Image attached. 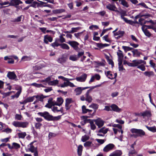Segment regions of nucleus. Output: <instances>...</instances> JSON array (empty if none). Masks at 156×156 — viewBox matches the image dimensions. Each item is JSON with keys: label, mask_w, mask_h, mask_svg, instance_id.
<instances>
[{"label": "nucleus", "mask_w": 156, "mask_h": 156, "mask_svg": "<svg viewBox=\"0 0 156 156\" xmlns=\"http://www.w3.org/2000/svg\"><path fill=\"white\" fill-rule=\"evenodd\" d=\"M45 98V97L43 95H35V98L36 99L37 101L38 102L39 101H41L42 102L43 101V99Z\"/></svg>", "instance_id": "obj_23"}, {"label": "nucleus", "mask_w": 156, "mask_h": 156, "mask_svg": "<svg viewBox=\"0 0 156 156\" xmlns=\"http://www.w3.org/2000/svg\"><path fill=\"white\" fill-rule=\"evenodd\" d=\"M115 146L112 144H109L106 145L103 148V151L105 152H108L111 150Z\"/></svg>", "instance_id": "obj_10"}, {"label": "nucleus", "mask_w": 156, "mask_h": 156, "mask_svg": "<svg viewBox=\"0 0 156 156\" xmlns=\"http://www.w3.org/2000/svg\"><path fill=\"white\" fill-rule=\"evenodd\" d=\"M89 28L90 30H93L94 29H98V26L96 25H92L91 26H90Z\"/></svg>", "instance_id": "obj_61"}, {"label": "nucleus", "mask_w": 156, "mask_h": 156, "mask_svg": "<svg viewBox=\"0 0 156 156\" xmlns=\"http://www.w3.org/2000/svg\"><path fill=\"white\" fill-rule=\"evenodd\" d=\"M51 46L53 48H55V47H57L59 46H60V44L56 41H55L54 42L52 43L51 44Z\"/></svg>", "instance_id": "obj_57"}, {"label": "nucleus", "mask_w": 156, "mask_h": 156, "mask_svg": "<svg viewBox=\"0 0 156 156\" xmlns=\"http://www.w3.org/2000/svg\"><path fill=\"white\" fill-rule=\"evenodd\" d=\"M65 11L64 9H56L53 10V12L55 14L60 13Z\"/></svg>", "instance_id": "obj_34"}, {"label": "nucleus", "mask_w": 156, "mask_h": 156, "mask_svg": "<svg viewBox=\"0 0 156 156\" xmlns=\"http://www.w3.org/2000/svg\"><path fill=\"white\" fill-rule=\"evenodd\" d=\"M68 82V81L67 82V81H65V82H64L63 83L60 84L59 85V87H65L68 86H69V83Z\"/></svg>", "instance_id": "obj_37"}, {"label": "nucleus", "mask_w": 156, "mask_h": 156, "mask_svg": "<svg viewBox=\"0 0 156 156\" xmlns=\"http://www.w3.org/2000/svg\"><path fill=\"white\" fill-rule=\"evenodd\" d=\"M29 123L28 122H21L20 127L23 128H26L28 126Z\"/></svg>", "instance_id": "obj_33"}, {"label": "nucleus", "mask_w": 156, "mask_h": 156, "mask_svg": "<svg viewBox=\"0 0 156 156\" xmlns=\"http://www.w3.org/2000/svg\"><path fill=\"white\" fill-rule=\"evenodd\" d=\"M87 76V75L85 73H84L80 76L76 77V79L78 81L83 82L85 81Z\"/></svg>", "instance_id": "obj_17"}, {"label": "nucleus", "mask_w": 156, "mask_h": 156, "mask_svg": "<svg viewBox=\"0 0 156 156\" xmlns=\"http://www.w3.org/2000/svg\"><path fill=\"white\" fill-rule=\"evenodd\" d=\"M121 17L122 19H123L127 23L131 25H134L133 21L131 20H128L127 18L125 17L123 15H121Z\"/></svg>", "instance_id": "obj_21"}, {"label": "nucleus", "mask_w": 156, "mask_h": 156, "mask_svg": "<svg viewBox=\"0 0 156 156\" xmlns=\"http://www.w3.org/2000/svg\"><path fill=\"white\" fill-rule=\"evenodd\" d=\"M142 29L143 30V32H144V34L147 37H150L151 36V34L149 32V31L147 30L146 28H145V27H142Z\"/></svg>", "instance_id": "obj_26"}, {"label": "nucleus", "mask_w": 156, "mask_h": 156, "mask_svg": "<svg viewBox=\"0 0 156 156\" xmlns=\"http://www.w3.org/2000/svg\"><path fill=\"white\" fill-rule=\"evenodd\" d=\"M90 88L89 87H78L75 90V91L76 95H79L81 94L83 90Z\"/></svg>", "instance_id": "obj_14"}, {"label": "nucleus", "mask_w": 156, "mask_h": 156, "mask_svg": "<svg viewBox=\"0 0 156 156\" xmlns=\"http://www.w3.org/2000/svg\"><path fill=\"white\" fill-rule=\"evenodd\" d=\"M96 14L101 16H103L106 14V12L105 11H103L98 12H96Z\"/></svg>", "instance_id": "obj_62"}, {"label": "nucleus", "mask_w": 156, "mask_h": 156, "mask_svg": "<svg viewBox=\"0 0 156 156\" xmlns=\"http://www.w3.org/2000/svg\"><path fill=\"white\" fill-rule=\"evenodd\" d=\"M96 140L98 143H100V144H101L104 143L105 142V140L103 139H96Z\"/></svg>", "instance_id": "obj_60"}, {"label": "nucleus", "mask_w": 156, "mask_h": 156, "mask_svg": "<svg viewBox=\"0 0 156 156\" xmlns=\"http://www.w3.org/2000/svg\"><path fill=\"white\" fill-rule=\"evenodd\" d=\"M90 137L89 136L87 135H84L81 138V141L83 142H85L88 140L89 139Z\"/></svg>", "instance_id": "obj_40"}, {"label": "nucleus", "mask_w": 156, "mask_h": 156, "mask_svg": "<svg viewBox=\"0 0 156 156\" xmlns=\"http://www.w3.org/2000/svg\"><path fill=\"white\" fill-rule=\"evenodd\" d=\"M53 41L52 37L50 35L47 34L44 37V42L46 44H48L49 42H51Z\"/></svg>", "instance_id": "obj_9"}, {"label": "nucleus", "mask_w": 156, "mask_h": 156, "mask_svg": "<svg viewBox=\"0 0 156 156\" xmlns=\"http://www.w3.org/2000/svg\"><path fill=\"white\" fill-rule=\"evenodd\" d=\"M63 101V100L61 97L58 98L56 101H52L51 100H49L48 101V104L46 105L45 107L50 108H51L52 106L55 105L60 106L62 104Z\"/></svg>", "instance_id": "obj_2"}, {"label": "nucleus", "mask_w": 156, "mask_h": 156, "mask_svg": "<svg viewBox=\"0 0 156 156\" xmlns=\"http://www.w3.org/2000/svg\"><path fill=\"white\" fill-rule=\"evenodd\" d=\"M92 144V142L91 141H87L84 144V146L85 147H89L91 146Z\"/></svg>", "instance_id": "obj_48"}, {"label": "nucleus", "mask_w": 156, "mask_h": 156, "mask_svg": "<svg viewBox=\"0 0 156 156\" xmlns=\"http://www.w3.org/2000/svg\"><path fill=\"white\" fill-rule=\"evenodd\" d=\"M42 124L40 122H36L35 123V126L36 129H40Z\"/></svg>", "instance_id": "obj_52"}, {"label": "nucleus", "mask_w": 156, "mask_h": 156, "mask_svg": "<svg viewBox=\"0 0 156 156\" xmlns=\"http://www.w3.org/2000/svg\"><path fill=\"white\" fill-rule=\"evenodd\" d=\"M20 122L14 121L13 122L12 124L16 127H20Z\"/></svg>", "instance_id": "obj_47"}, {"label": "nucleus", "mask_w": 156, "mask_h": 156, "mask_svg": "<svg viewBox=\"0 0 156 156\" xmlns=\"http://www.w3.org/2000/svg\"><path fill=\"white\" fill-rule=\"evenodd\" d=\"M74 80V79H69L67 78V79L66 80V81H67V82L70 83H69V86L71 87H73L75 86L74 84L70 82L69 81L70 80Z\"/></svg>", "instance_id": "obj_51"}, {"label": "nucleus", "mask_w": 156, "mask_h": 156, "mask_svg": "<svg viewBox=\"0 0 156 156\" xmlns=\"http://www.w3.org/2000/svg\"><path fill=\"white\" fill-rule=\"evenodd\" d=\"M140 114L141 116H142L144 118L145 117L149 118L151 115V111L148 110H146L143 112H141Z\"/></svg>", "instance_id": "obj_16"}, {"label": "nucleus", "mask_w": 156, "mask_h": 156, "mask_svg": "<svg viewBox=\"0 0 156 156\" xmlns=\"http://www.w3.org/2000/svg\"><path fill=\"white\" fill-rule=\"evenodd\" d=\"M34 142H32L28 145V150L32 153L37 150V147H35L33 145Z\"/></svg>", "instance_id": "obj_19"}, {"label": "nucleus", "mask_w": 156, "mask_h": 156, "mask_svg": "<svg viewBox=\"0 0 156 156\" xmlns=\"http://www.w3.org/2000/svg\"><path fill=\"white\" fill-rule=\"evenodd\" d=\"M142 27H145V28H146L147 29H152L153 30L154 29V27L153 25H148L147 26L146 25H144V26H143Z\"/></svg>", "instance_id": "obj_58"}, {"label": "nucleus", "mask_w": 156, "mask_h": 156, "mask_svg": "<svg viewBox=\"0 0 156 156\" xmlns=\"http://www.w3.org/2000/svg\"><path fill=\"white\" fill-rule=\"evenodd\" d=\"M88 117V116H83L81 117V119L83 120L80 122V123L83 126L87 123H90V122L91 121V120L88 119L87 118Z\"/></svg>", "instance_id": "obj_13"}, {"label": "nucleus", "mask_w": 156, "mask_h": 156, "mask_svg": "<svg viewBox=\"0 0 156 156\" xmlns=\"http://www.w3.org/2000/svg\"><path fill=\"white\" fill-rule=\"evenodd\" d=\"M147 129L149 131L153 132L155 133L156 132V127L154 126L153 127H149L147 126H146Z\"/></svg>", "instance_id": "obj_31"}, {"label": "nucleus", "mask_w": 156, "mask_h": 156, "mask_svg": "<svg viewBox=\"0 0 156 156\" xmlns=\"http://www.w3.org/2000/svg\"><path fill=\"white\" fill-rule=\"evenodd\" d=\"M83 147V146L81 145H79L78 147L77 152L79 156H80L82 154Z\"/></svg>", "instance_id": "obj_32"}, {"label": "nucleus", "mask_w": 156, "mask_h": 156, "mask_svg": "<svg viewBox=\"0 0 156 156\" xmlns=\"http://www.w3.org/2000/svg\"><path fill=\"white\" fill-rule=\"evenodd\" d=\"M31 59L30 57L24 56H23L21 58V60L23 61L29 60Z\"/></svg>", "instance_id": "obj_53"}, {"label": "nucleus", "mask_w": 156, "mask_h": 156, "mask_svg": "<svg viewBox=\"0 0 156 156\" xmlns=\"http://www.w3.org/2000/svg\"><path fill=\"white\" fill-rule=\"evenodd\" d=\"M67 43L74 49L79 48V46L80 44L76 41H69L67 42Z\"/></svg>", "instance_id": "obj_7"}, {"label": "nucleus", "mask_w": 156, "mask_h": 156, "mask_svg": "<svg viewBox=\"0 0 156 156\" xmlns=\"http://www.w3.org/2000/svg\"><path fill=\"white\" fill-rule=\"evenodd\" d=\"M130 131L133 133H135L137 134V135L135 136L136 137L137 136L141 137L145 135V132L143 130L141 129L133 128L131 129Z\"/></svg>", "instance_id": "obj_4"}, {"label": "nucleus", "mask_w": 156, "mask_h": 156, "mask_svg": "<svg viewBox=\"0 0 156 156\" xmlns=\"http://www.w3.org/2000/svg\"><path fill=\"white\" fill-rule=\"evenodd\" d=\"M22 16L18 17L17 18L15 19L14 21L13 22H20L21 21V18H22Z\"/></svg>", "instance_id": "obj_64"}, {"label": "nucleus", "mask_w": 156, "mask_h": 156, "mask_svg": "<svg viewBox=\"0 0 156 156\" xmlns=\"http://www.w3.org/2000/svg\"><path fill=\"white\" fill-rule=\"evenodd\" d=\"M106 8L110 10L115 11L116 12H119L116 7L113 4H108L106 5Z\"/></svg>", "instance_id": "obj_8"}, {"label": "nucleus", "mask_w": 156, "mask_h": 156, "mask_svg": "<svg viewBox=\"0 0 156 156\" xmlns=\"http://www.w3.org/2000/svg\"><path fill=\"white\" fill-rule=\"evenodd\" d=\"M108 130V129L107 128H106L104 127H103L100 129L98 131V133H102L105 134L106 133Z\"/></svg>", "instance_id": "obj_27"}, {"label": "nucleus", "mask_w": 156, "mask_h": 156, "mask_svg": "<svg viewBox=\"0 0 156 156\" xmlns=\"http://www.w3.org/2000/svg\"><path fill=\"white\" fill-rule=\"evenodd\" d=\"M13 149H17L20 147V145L16 143H13L12 144Z\"/></svg>", "instance_id": "obj_50"}, {"label": "nucleus", "mask_w": 156, "mask_h": 156, "mask_svg": "<svg viewBox=\"0 0 156 156\" xmlns=\"http://www.w3.org/2000/svg\"><path fill=\"white\" fill-rule=\"evenodd\" d=\"M21 87H20L18 91L17 92L16 94L11 96L12 98H18L20 95L21 93Z\"/></svg>", "instance_id": "obj_29"}, {"label": "nucleus", "mask_w": 156, "mask_h": 156, "mask_svg": "<svg viewBox=\"0 0 156 156\" xmlns=\"http://www.w3.org/2000/svg\"><path fill=\"white\" fill-rule=\"evenodd\" d=\"M2 131L5 132L6 133H11L12 131V129L9 128H7L2 130Z\"/></svg>", "instance_id": "obj_59"}, {"label": "nucleus", "mask_w": 156, "mask_h": 156, "mask_svg": "<svg viewBox=\"0 0 156 156\" xmlns=\"http://www.w3.org/2000/svg\"><path fill=\"white\" fill-rule=\"evenodd\" d=\"M78 57L77 55H72L70 56L69 59L72 61H75L78 59Z\"/></svg>", "instance_id": "obj_42"}, {"label": "nucleus", "mask_w": 156, "mask_h": 156, "mask_svg": "<svg viewBox=\"0 0 156 156\" xmlns=\"http://www.w3.org/2000/svg\"><path fill=\"white\" fill-rule=\"evenodd\" d=\"M112 110L117 112L119 113L122 111V109L119 108L115 104H112L110 106Z\"/></svg>", "instance_id": "obj_12"}, {"label": "nucleus", "mask_w": 156, "mask_h": 156, "mask_svg": "<svg viewBox=\"0 0 156 156\" xmlns=\"http://www.w3.org/2000/svg\"><path fill=\"white\" fill-rule=\"evenodd\" d=\"M31 85L35 86L37 87H44V86L41 84H37L36 83H32L31 84Z\"/></svg>", "instance_id": "obj_56"}, {"label": "nucleus", "mask_w": 156, "mask_h": 156, "mask_svg": "<svg viewBox=\"0 0 156 156\" xmlns=\"http://www.w3.org/2000/svg\"><path fill=\"white\" fill-rule=\"evenodd\" d=\"M59 107L58 108L57 106H54L52 108V111L54 112H62V107L60 106H59Z\"/></svg>", "instance_id": "obj_22"}, {"label": "nucleus", "mask_w": 156, "mask_h": 156, "mask_svg": "<svg viewBox=\"0 0 156 156\" xmlns=\"http://www.w3.org/2000/svg\"><path fill=\"white\" fill-rule=\"evenodd\" d=\"M149 21H146L144 19L140 18L139 20V24L142 26V27L147 22H148Z\"/></svg>", "instance_id": "obj_25"}, {"label": "nucleus", "mask_w": 156, "mask_h": 156, "mask_svg": "<svg viewBox=\"0 0 156 156\" xmlns=\"http://www.w3.org/2000/svg\"><path fill=\"white\" fill-rule=\"evenodd\" d=\"M144 74L148 77H150L154 75L153 72H152L146 71L144 73Z\"/></svg>", "instance_id": "obj_44"}, {"label": "nucleus", "mask_w": 156, "mask_h": 156, "mask_svg": "<svg viewBox=\"0 0 156 156\" xmlns=\"http://www.w3.org/2000/svg\"><path fill=\"white\" fill-rule=\"evenodd\" d=\"M105 74L108 78L111 79H113L114 78H115L117 76V73H115L113 75L110 71H108L106 72H105Z\"/></svg>", "instance_id": "obj_15"}, {"label": "nucleus", "mask_w": 156, "mask_h": 156, "mask_svg": "<svg viewBox=\"0 0 156 156\" xmlns=\"http://www.w3.org/2000/svg\"><path fill=\"white\" fill-rule=\"evenodd\" d=\"M0 5H8L7 6H3L1 7V8H4L6 7H8L9 6H11V1L9 2V1H7V2H3L1 1H0Z\"/></svg>", "instance_id": "obj_24"}, {"label": "nucleus", "mask_w": 156, "mask_h": 156, "mask_svg": "<svg viewBox=\"0 0 156 156\" xmlns=\"http://www.w3.org/2000/svg\"><path fill=\"white\" fill-rule=\"evenodd\" d=\"M58 80H55L53 81H49L48 84L50 86H55L56 84H58Z\"/></svg>", "instance_id": "obj_28"}, {"label": "nucleus", "mask_w": 156, "mask_h": 156, "mask_svg": "<svg viewBox=\"0 0 156 156\" xmlns=\"http://www.w3.org/2000/svg\"><path fill=\"white\" fill-rule=\"evenodd\" d=\"M89 107L93 108L96 110L98 108V104L94 103H92L91 105L89 106Z\"/></svg>", "instance_id": "obj_46"}, {"label": "nucleus", "mask_w": 156, "mask_h": 156, "mask_svg": "<svg viewBox=\"0 0 156 156\" xmlns=\"http://www.w3.org/2000/svg\"><path fill=\"white\" fill-rule=\"evenodd\" d=\"M119 2H120V3L124 6L126 8H128L129 6V5L128 3L125 0H120Z\"/></svg>", "instance_id": "obj_35"}, {"label": "nucleus", "mask_w": 156, "mask_h": 156, "mask_svg": "<svg viewBox=\"0 0 156 156\" xmlns=\"http://www.w3.org/2000/svg\"><path fill=\"white\" fill-rule=\"evenodd\" d=\"M18 137L19 138L23 139L26 136L27 134L26 132H20L18 133Z\"/></svg>", "instance_id": "obj_30"}, {"label": "nucleus", "mask_w": 156, "mask_h": 156, "mask_svg": "<svg viewBox=\"0 0 156 156\" xmlns=\"http://www.w3.org/2000/svg\"><path fill=\"white\" fill-rule=\"evenodd\" d=\"M122 154L121 151L117 150L111 153L109 156H121Z\"/></svg>", "instance_id": "obj_20"}, {"label": "nucleus", "mask_w": 156, "mask_h": 156, "mask_svg": "<svg viewBox=\"0 0 156 156\" xmlns=\"http://www.w3.org/2000/svg\"><path fill=\"white\" fill-rule=\"evenodd\" d=\"M37 114L39 115L44 117L46 120L49 121L58 120L60 119L61 118V115L53 116L46 111L43 112H39Z\"/></svg>", "instance_id": "obj_1"}, {"label": "nucleus", "mask_w": 156, "mask_h": 156, "mask_svg": "<svg viewBox=\"0 0 156 156\" xmlns=\"http://www.w3.org/2000/svg\"><path fill=\"white\" fill-rule=\"evenodd\" d=\"M35 99V96L27 98L26 100L27 103L33 101Z\"/></svg>", "instance_id": "obj_43"}, {"label": "nucleus", "mask_w": 156, "mask_h": 156, "mask_svg": "<svg viewBox=\"0 0 156 156\" xmlns=\"http://www.w3.org/2000/svg\"><path fill=\"white\" fill-rule=\"evenodd\" d=\"M82 113L85 114L88 112V109L86 108L85 106L83 105L82 107Z\"/></svg>", "instance_id": "obj_54"}, {"label": "nucleus", "mask_w": 156, "mask_h": 156, "mask_svg": "<svg viewBox=\"0 0 156 156\" xmlns=\"http://www.w3.org/2000/svg\"><path fill=\"white\" fill-rule=\"evenodd\" d=\"M117 54L118 57V59H123V55L122 51L119 50L117 52Z\"/></svg>", "instance_id": "obj_39"}, {"label": "nucleus", "mask_w": 156, "mask_h": 156, "mask_svg": "<svg viewBox=\"0 0 156 156\" xmlns=\"http://www.w3.org/2000/svg\"><path fill=\"white\" fill-rule=\"evenodd\" d=\"M109 45V44H102L101 43H98L97 44V46L99 48H104L105 47Z\"/></svg>", "instance_id": "obj_45"}, {"label": "nucleus", "mask_w": 156, "mask_h": 156, "mask_svg": "<svg viewBox=\"0 0 156 156\" xmlns=\"http://www.w3.org/2000/svg\"><path fill=\"white\" fill-rule=\"evenodd\" d=\"M94 120H91L90 122V129L92 130H94L96 128V126L94 124Z\"/></svg>", "instance_id": "obj_38"}, {"label": "nucleus", "mask_w": 156, "mask_h": 156, "mask_svg": "<svg viewBox=\"0 0 156 156\" xmlns=\"http://www.w3.org/2000/svg\"><path fill=\"white\" fill-rule=\"evenodd\" d=\"M92 100V97L89 94H86V101L88 103H90Z\"/></svg>", "instance_id": "obj_36"}, {"label": "nucleus", "mask_w": 156, "mask_h": 156, "mask_svg": "<svg viewBox=\"0 0 156 156\" xmlns=\"http://www.w3.org/2000/svg\"><path fill=\"white\" fill-rule=\"evenodd\" d=\"M93 120L99 128L102 126L104 124V121L100 118H98Z\"/></svg>", "instance_id": "obj_11"}, {"label": "nucleus", "mask_w": 156, "mask_h": 156, "mask_svg": "<svg viewBox=\"0 0 156 156\" xmlns=\"http://www.w3.org/2000/svg\"><path fill=\"white\" fill-rule=\"evenodd\" d=\"M133 52L134 56L135 57L139 56L140 54V53L138 51L137 49H133Z\"/></svg>", "instance_id": "obj_41"}, {"label": "nucleus", "mask_w": 156, "mask_h": 156, "mask_svg": "<svg viewBox=\"0 0 156 156\" xmlns=\"http://www.w3.org/2000/svg\"><path fill=\"white\" fill-rule=\"evenodd\" d=\"M103 39L105 40V41L107 42H109L110 41V39L108 38V35H106L104 36L103 37Z\"/></svg>", "instance_id": "obj_63"}, {"label": "nucleus", "mask_w": 156, "mask_h": 156, "mask_svg": "<svg viewBox=\"0 0 156 156\" xmlns=\"http://www.w3.org/2000/svg\"><path fill=\"white\" fill-rule=\"evenodd\" d=\"M60 46L61 48L63 49H69V46L66 44L63 43L60 44Z\"/></svg>", "instance_id": "obj_55"}, {"label": "nucleus", "mask_w": 156, "mask_h": 156, "mask_svg": "<svg viewBox=\"0 0 156 156\" xmlns=\"http://www.w3.org/2000/svg\"><path fill=\"white\" fill-rule=\"evenodd\" d=\"M11 6H15L16 7L20 4L23 3V2L20 0H11Z\"/></svg>", "instance_id": "obj_18"}, {"label": "nucleus", "mask_w": 156, "mask_h": 156, "mask_svg": "<svg viewBox=\"0 0 156 156\" xmlns=\"http://www.w3.org/2000/svg\"><path fill=\"white\" fill-rule=\"evenodd\" d=\"M144 65V63H143V64L140 65H138V66H137V68L141 70L142 71H144L145 70V67Z\"/></svg>", "instance_id": "obj_49"}, {"label": "nucleus", "mask_w": 156, "mask_h": 156, "mask_svg": "<svg viewBox=\"0 0 156 156\" xmlns=\"http://www.w3.org/2000/svg\"><path fill=\"white\" fill-rule=\"evenodd\" d=\"M67 59V56L65 55H63L59 57L57 59V61L58 63L63 64L65 63Z\"/></svg>", "instance_id": "obj_6"}, {"label": "nucleus", "mask_w": 156, "mask_h": 156, "mask_svg": "<svg viewBox=\"0 0 156 156\" xmlns=\"http://www.w3.org/2000/svg\"><path fill=\"white\" fill-rule=\"evenodd\" d=\"M141 63L146 64V62L142 60H133L132 62H128L127 65L131 67H135L137 66L138 65Z\"/></svg>", "instance_id": "obj_3"}, {"label": "nucleus", "mask_w": 156, "mask_h": 156, "mask_svg": "<svg viewBox=\"0 0 156 156\" xmlns=\"http://www.w3.org/2000/svg\"><path fill=\"white\" fill-rule=\"evenodd\" d=\"M7 77L10 80H14L16 81L18 80L16 75L14 72H8L7 74Z\"/></svg>", "instance_id": "obj_5"}]
</instances>
